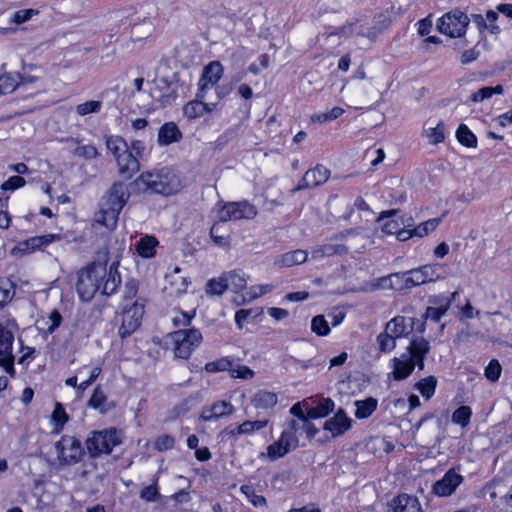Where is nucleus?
<instances>
[{
    "mask_svg": "<svg viewBox=\"0 0 512 512\" xmlns=\"http://www.w3.org/2000/svg\"><path fill=\"white\" fill-rule=\"evenodd\" d=\"M129 192L123 183L114 184L101 202L100 210L95 214L92 227L99 226L112 231L116 228L118 216L129 199Z\"/></svg>",
    "mask_w": 512,
    "mask_h": 512,
    "instance_id": "nucleus-4",
    "label": "nucleus"
},
{
    "mask_svg": "<svg viewBox=\"0 0 512 512\" xmlns=\"http://www.w3.org/2000/svg\"><path fill=\"white\" fill-rule=\"evenodd\" d=\"M21 73L8 72L0 75V95L13 92L21 85Z\"/></svg>",
    "mask_w": 512,
    "mask_h": 512,
    "instance_id": "nucleus-30",
    "label": "nucleus"
},
{
    "mask_svg": "<svg viewBox=\"0 0 512 512\" xmlns=\"http://www.w3.org/2000/svg\"><path fill=\"white\" fill-rule=\"evenodd\" d=\"M423 137L430 144H437L445 139L444 130H424Z\"/></svg>",
    "mask_w": 512,
    "mask_h": 512,
    "instance_id": "nucleus-58",
    "label": "nucleus"
},
{
    "mask_svg": "<svg viewBox=\"0 0 512 512\" xmlns=\"http://www.w3.org/2000/svg\"><path fill=\"white\" fill-rule=\"evenodd\" d=\"M174 439L169 435H161L155 441V448L159 451H165L173 448Z\"/></svg>",
    "mask_w": 512,
    "mask_h": 512,
    "instance_id": "nucleus-60",
    "label": "nucleus"
},
{
    "mask_svg": "<svg viewBox=\"0 0 512 512\" xmlns=\"http://www.w3.org/2000/svg\"><path fill=\"white\" fill-rule=\"evenodd\" d=\"M329 178V170L322 166L317 165L315 168L308 170L303 176L299 188H310L321 185Z\"/></svg>",
    "mask_w": 512,
    "mask_h": 512,
    "instance_id": "nucleus-22",
    "label": "nucleus"
},
{
    "mask_svg": "<svg viewBox=\"0 0 512 512\" xmlns=\"http://www.w3.org/2000/svg\"><path fill=\"white\" fill-rule=\"evenodd\" d=\"M122 442L121 432L115 428L95 431L87 439L86 446L91 457L110 454Z\"/></svg>",
    "mask_w": 512,
    "mask_h": 512,
    "instance_id": "nucleus-7",
    "label": "nucleus"
},
{
    "mask_svg": "<svg viewBox=\"0 0 512 512\" xmlns=\"http://www.w3.org/2000/svg\"><path fill=\"white\" fill-rule=\"evenodd\" d=\"M293 449L288 445L287 441L280 435L278 440L270 444L266 448V452L259 455V458H268L270 461H276L286 456Z\"/></svg>",
    "mask_w": 512,
    "mask_h": 512,
    "instance_id": "nucleus-24",
    "label": "nucleus"
},
{
    "mask_svg": "<svg viewBox=\"0 0 512 512\" xmlns=\"http://www.w3.org/2000/svg\"><path fill=\"white\" fill-rule=\"evenodd\" d=\"M414 323V318L396 316L387 322L385 329L397 339L407 336L413 330Z\"/></svg>",
    "mask_w": 512,
    "mask_h": 512,
    "instance_id": "nucleus-21",
    "label": "nucleus"
},
{
    "mask_svg": "<svg viewBox=\"0 0 512 512\" xmlns=\"http://www.w3.org/2000/svg\"><path fill=\"white\" fill-rule=\"evenodd\" d=\"M394 512H421L422 508L418 499L410 495H399L394 500Z\"/></svg>",
    "mask_w": 512,
    "mask_h": 512,
    "instance_id": "nucleus-27",
    "label": "nucleus"
},
{
    "mask_svg": "<svg viewBox=\"0 0 512 512\" xmlns=\"http://www.w3.org/2000/svg\"><path fill=\"white\" fill-rule=\"evenodd\" d=\"M241 493L245 495L247 500L254 506V507H264L266 506V499L262 495H258L255 492V489L251 485H242L240 487Z\"/></svg>",
    "mask_w": 512,
    "mask_h": 512,
    "instance_id": "nucleus-43",
    "label": "nucleus"
},
{
    "mask_svg": "<svg viewBox=\"0 0 512 512\" xmlns=\"http://www.w3.org/2000/svg\"><path fill=\"white\" fill-rule=\"evenodd\" d=\"M228 289L226 276L218 279H211L206 286V293L209 295H222Z\"/></svg>",
    "mask_w": 512,
    "mask_h": 512,
    "instance_id": "nucleus-46",
    "label": "nucleus"
},
{
    "mask_svg": "<svg viewBox=\"0 0 512 512\" xmlns=\"http://www.w3.org/2000/svg\"><path fill=\"white\" fill-rule=\"evenodd\" d=\"M430 350L429 342L424 338H415L411 341L406 352L394 357L389 362L391 372L389 378L401 381L408 378L416 366L424 368V359Z\"/></svg>",
    "mask_w": 512,
    "mask_h": 512,
    "instance_id": "nucleus-3",
    "label": "nucleus"
},
{
    "mask_svg": "<svg viewBox=\"0 0 512 512\" xmlns=\"http://www.w3.org/2000/svg\"><path fill=\"white\" fill-rule=\"evenodd\" d=\"M158 244L156 237L145 235L136 243L135 249L140 257L150 259L155 256Z\"/></svg>",
    "mask_w": 512,
    "mask_h": 512,
    "instance_id": "nucleus-26",
    "label": "nucleus"
},
{
    "mask_svg": "<svg viewBox=\"0 0 512 512\" xmlns=\"http://www.w3.org/2000/svg\"><path fill=\"white\" fill-rule=\"evenodd\" d=\"M354 405L356 407L355 417L357 419H366L377 409L378 401L373 397H369L364 400L355 401Z\"/></svg>",
    "mask_w": 512,
    "mask_h": 512,
    "instance_id": "nucleus-29",
    "label": "nucleus"
},
{
    "mask_svg": "<svg viewBox=\"0 0 512 512\" xmlns=\"http://www.w3.org/2000/svg\"><path fill=\"white\" fill-rule=\"evenodd\" d=\"M445 266L441 263H432L408 271L407 287H414L444 278Z\"/></svg>",
    "mask_w": 512,
    "mask_h": 512,
    "instance_id": "nucleus-12",
    "label": "nucleus"
},
{
    "mask_svg": "<svg viewBox=\"0 0 512 512\" xmlns=\"http://www.w3.org/2000/svg\"><path fill=\"white\" fill-rule=\"evenodd\" d=\"M39 12L36 9H23L16 11L11 19L12 23L22 24L28 20H30L33 16L37 15Z\"/></svg>",
    "mask_w": 512,
    "mask_h": 512,
    "instance_id": "nucleus-55",
    "label": "nucleus"
},
{
    "mask_svg": "<svg viewBox=\"0 0 512 512\" xmlns=\"http://www.w3.org/2000/svg\"><path fill=\"white\" fill-rule=\"evenodd\" d=\"M472 416V410L469 406H460L457 408L452 414V422L454 424L460 425L461 427H466L470 423V419Z\"/></svg>",
    "mask_w": 512,
    "mask_h": 512,
    "instance_id": "nucleus-42",
    "label": "nucleus"
},
{
    "mask_svg": "<svg viewBox=\"0 0 512 512\" xmlns=\"http://www.w3.org/2000/svg\"><path fill=\"white\" fill-rule=\"evenodd\" d=\"M324 251V254L326 257L337 255V254H343L347 251V248L341 244H332L327 243L324 245H321Z\"/></svg>",
    "mask_w": 512,
    "mask_h": 512,
    "instance_id": "nucleus-62",
    "label": "nucleus"
},
{
    "mask_svg": "<svg viewBox=\"0 0 512 512\" xmlns=\"http://www.w3.org/2000/svg\"><path fill=\"white\" fill-rule=\"evenodd\" d=\"M74 153L77 156L92 159L97 156V149L92 145H83V146H78L75 149Z\"/></svg>",
    "mask_w": 512,
    "mask_h": 512,
    "instance_id": "nucleus-61",
    "label": "nucleus"
},
{
    "mask_svg": "<svg viewBox=\"0 0 512 512\" xmlns=\"http://www.w3.org/2000/svg\"><path fill=\"white\" fill-rule=\"evenodd\" d=\"M57 460L60 465H74L84 456L81 442L74 436L64 435L55 443Z\"/></svg>",
    "mask_w": 512,
    "mask_h": 512,
    "instance_id": "nucleus-9",
    "label": "nucleus"
},
{
    "mask_svg": "<svg viewBox=\"0 0 512 512\" xmlns=\"http://www.w3.org/2000/svg\"><path fill=\"white\" fill-rule=\"evenodd\" d=\"M171 339L174 344L175 356L187 359L192 351L200 345L202 334L197 329L178 330L171 334Z\"/></svg>",
    "mask_w": 512,
    "mask_h": 512,
    "instance_id": "nucleus-10",
    "label": "nucleus"
},
{
    "mask_svg": "<svg viewBox=\"0 0 512 512\" xmlns=\"http://www.w3.org/2000/svg\"><path fill=\"white\" fill-rule=\"evenodd\" d=\"M255 372L246 365L232 364L230 376L235 379L249 380L252 379Z\"/></svg>",
    "mask_w": 512,
    "mask_h": 512,
    "instance_id": "nucleus-49",
    "label": "nucleus"
},
{
    "mask_svg": "<svg viewBox=\"0 0 512 512\" xmlns=\"http://www.w3.org/2000/svg\"><path fill=\"white\" fill-rule=\"evenodd\" d=\"M186 185L183 175L169 167L142 172L133 182L138 192L170 196L180 192Z\"/></svg>",
    "mask_w": 512,
    "mask_h": 512,
    "instance_id": "nucleus-2",
    "label": "nucleus"
},
{
    "mask_svg": "<svg viewBox=\"0 0 512 512\" xmlns=\"http://www.w3.org/2000/svg\"><path fill=\"white\" fill-rule=\"evenodd\" d=\"M13 334L0 325V366L9 374L14 373V357L12 354Z\"/></svg>",
    "mask_w": 512,
    "mask_h": 512,
    "instance_id": "nucleus-15",
    "label": "nucleus"
},
{
    "mask_svg": "<svg viewBox=\"0 0 512 512\" xmlns=\"http://www.w3.org/2000/svg\"><path fill=\"white\" fill-rule=\"evenodd\" d=\"M13 294L11 282L7 279H0V309L12 299Z\"/></svg>",
    "mask_w": 512,
    "mask_h": 512,
    "instance_id": "nucleus-50",
    "label": "nucleus"
},
{
    "mask_svg": "<svg viewBox=\"0 0 512 512\" xmlns=\"http://www.w3.org/2000/svg\"><path fill=\"white\" fill-rule=\"evenodd\" d=\"M228 288L238 292L244 289L247 285V276L241 270H235L225 274Z\"/></svg>",
    "mask_w": 512,
    "mask_h": 512,
    "instance_id": "nucleus-36",
    "label": "nucleus"
},
{
    "mask_svg": "<svg viewBox=\"0 0 512 512\" xmlns=\"http://www.w3.org/2000/svg\"><path fill=\"white\" fill-rule=\"evenodd\" d=\"M108 256L104 253L97 261L78 273L77 292L83 301H90L96 292L111 295L121 284L118 272L119 261H113L107 269Z\"/></svg>",
    "mask_w": 512,
    "mask_h": 512,
    "instance_id": "nucleus-1",
    "label": "nucleus"
},
{
    "mask_svg": "<svg viewBox=\"0 0 512 512\" xmlns=\"http://www.w3.org/2000/svg\"><path fill=\"white\" fill-rule=\"evenodd\" d=\"M450 307V300L444 299L437 307H428L426 318L438 322L444 316Z\"/></svg>",
    "mask_w": 512,
    "mask_h": 512,
    "instance_id": "nucleus-45",
    "label": "nucleus"
},
{
    "mask_svg": "<svg viewBox=\"0 0 512 512\" xmlns=\"http://www.w3.org/2000/svg\"><path fill=\"white\" fill-rule=\"evenodd\" d=\"M25 185V180L23 177H21L20 175H17V176H12L10 177L7 181H5L1 188L3 190H15V189H18V188H21Z\"/></svg>",
    "mask_w": 512,
    "mask_h": 512,
    "instance_id": "nucleus-59",
    "label": "nucleus"
},
{
    "mask_svg": "<svg viewBox=\"0 0 512 512\" xmlns=\"http://www.w3.org/2000/svg\"><path fill=\"white\" fill-rule=\"evenodd\" d=\"M217 218L222 222L253 219L257 209L247 201L217 204Z\"/></svg>",
    "mask_w": 512,
    "mask_h": 512,
    "instance_id": "nucleus-11",
    "label": "nucleus"
},
{
    "mask_svg": "<svg viewBox=\"0 0 512 512\" xmlns=\"http://www.w3.org/2000/svg\"><path fill=\"white\" fill-rule=\"evenodd\" d=\"M381 231L385 235H395L399 241H407L411 239L408 231L414 226V220L411 216L398 215L397 210L383 211L377 219Z\"/></svg>",
    "mask_w": 512,
    "mask_h": 512,
    "instance_id": "nucleus-6",
    "label": "nucleus"
},
{
    "mask_svg": "<svg viewBox=\"0 0 512 512\" xmlns=\"http://www.w3.org/2000/svg\"><path fill=\"white\" fill-rule=\"evenodd\" d=\"M106 147L114 156L121 176L129 179L139 170V162L132 152H129V147L123 138L119 136L108 137Z\"/></svg>",
    "mask_w": 512,
    "mask_h": 512,
    "instance_id": "nucleus-5",
    "label": "nucleus"
},
{
    "mask_svg": "<svg viewBox=\"0 0 512 512\" xmlns=\"http://www.w3.org/2000/svg\"><path fill=\"white\" fill-rule=\"evenodd\" d=\"M251 402L255 408L269 409L277 404L278 397L273 392L261 390L253 395Z\"/></svg>",
    "mask_w": 512,
    "mask_h": 512,
    "instance_id": "nucleus-28",
    "label": "nucleus"
},
{
    "mask_svg": "<svg viewBox=\"0 0 512 512\" xmlns=\"http://www.w3.org/2000/svg\"><path fill=\"white\" fill-rule=\"evenodd\" d=\"M377 345L380 352L389 353L396 347V338L385 329L377 336Z\"/></svg>",
    "mask_w": 512,
    "mask_h": 512,
    "instance_id": "nucleus-41",
    "label": "nucleus"
},
{
    "mask_svg": "<svg viewBox=\"0 0 512 512\" xmlns=\"http://www.w3.org/2000/svg\"><path fill=\"white\" fill-rule=\"evenodd\" d=\"M308 259V252L306 250L297 249L293 251L286 252L279 257H277L274 261V265L279 268H289L295 265H300L306 262Z\"/></svg>",
    "mask_w": 512,
    "mask_h": 512,
    "instance_id": "nucleus-23",
    "label": "nucleus"
},
{
    "mask_svg": "<svg viewBox=\"0 0 512 512\" xmlns=\"http://www.w3.org/2000/svg\"><path fill=\"white\" fill-rule=\"evenodd\" d=\"M501 372H502V367H501L500 363L498 362V360L492 359L488 363V365L485 367L484 374H485V377L489 381L495 382L499 379Z\"/></svg>",
    "mask_w": 512,
    "mask_h": 512,
    "instance_id": "nucleus-52",
    "label": "nucleus"
},
{
    "mask_svg": "<svg viewBox=\"0 0 512 512\" xmlns=\"http://www.w3.org/2000/svg\"><path fill=\"white\" fill-rule=\"evenodd\" d=\"M268 424V420L244 421L239 424V430L243 435H253L257 431L262 430Z\"/></svg>",
    "mask_w": 512,
    "mask_h": 512,
    "instance_id": "nucleus-47",
    "label": "nucleus"
},
{
    "mask_svg": "<svg viewBox=\"0 0 512 512\" xmlns=\"http://www.w3.org/2000/svg\"><path fill=\"white\" fill-rule=\"evenodd\" d=\"M298 427V433L301 432L305 433L306 436L309 439H312L315 437V435L318 433V429L314 426L312 422L309 421V418L303 419L302 422L295 421Z\"/></svg>",
    "mask_w": 512,
    "mask_h": 512,
    "instance_id": "nucleus-56",
    "label": "nucleus"
},
{
    "mask_svg": "<svg viewBox=\"0 0 512 512\" xmlns=\"http://www.w3.org/2000/svg\"><path fill=\"white\" fill-rule=\"evenodd\" d=\"M103 106V102L100 100H89L76 105L75 112L79 116H86L89 114L99 113Z\"/></svg>",
    "mask_w": 512,
    "mask_h": 512,
    "instance_id": "nucleus-40",
    "label": "nucleus"
},
{
    "mask_svg": "<svg viewBox=\"0 0 512 512\" xmlns=\"http://www.w3.org/2000/svg\"><path fill=\"white\" fill-rule=\"evenodd\" d=\"M68 420L69 416L66 413L65 408L61 403L57 402L51 415V425L53 427V432L60 433Z\"/></svg>",
    "mask_w": 512,
    "mask_h": 512,
    "instance_id": "nucleus-31",
    "label": "nucleus"
},
{
    "mask_svg": "<svg viewBox=\"0 0 512 512\" xmlns=\"http://www.w3.org/2000/svg\"><path fill=\"white\" fill-rule=\"evenodd\" d=\"M57 238H59V237L54 234H47V235H42V236L31 237L27 240L19 242L13 249V252L21 253V254H30L36 250H40V249L48 246L50 243L55 241Z\"/></svg>",
    "mask_w": 512,
    "mask_h": 512,
    "instance_id": "nucleus-18",
    "label": "nucleus"
},
{
    "mask_svg": "<svg viewBox=\"0 0 512 512\" xmlns=\"http://www.w3.org/2000/svg\"><path fill=\"white\" fill-rule=\"evenodd\" d=\"M352 425V420L345 414L343 410L326 420L324 423V430L331 433L333 437H338L347 432Z\"/></svg>",
    "mask_w": 512,
    "mask_h": 512,
    "instance_id": "nucleus-20",
    "label": "nucleus"
},
{
    "mask_svg": "<svg viewBox=\"0 0 512 512\" xmlns=\"http://www.w3.org/2000/svg\"><path fill=\"white\" fill-rule=\"evenodd\" d=\"M236 411L235 407L230 401L218 400L210 405L203 407L200 419L209 422L215 421L219 418L230 416Z\"/></svg>",
    "mask_w": 512,
    "mask_h": 512,
    "instance_id": "nucleus-16",
    "label": "nucleus"
},
{
    "mask_svg": "<svg viewBox=\"0 0 512 512\" xmlns=\"http://www.w3.org/2000/svg\"><path fill=\"white\" fill-rule=\"evenodd\" d=\"M223 74V66L220 62L214 61L211 62L208 66L205 67L203 71V75L199 81L200 93L197 94V97L203 98V93L212 88L221 78Z\"/></svg>",
    "mask_w": 512,
    "mask_h": 512,
    "instance_id": "nucleus-19",
    "label": "nucleus"
},
{
    "mask_svg": "<svg viewBox=\"0 0 512 512\" xmlns=\"http://www.w3.org/2000/svg\"><path fill=\"white\" fill-rule=\"evenodd\" d=\"M334 402L330 398L322 399L315 407L308 410V416L311 419H317L327 416L334 409Z\"/></svg>",
    "mask_w": 512,
    "mask_h": 512,
    "instance_id": "nucleus-37",
    "label": "nucleus"
},
{
    "mask_svg": "<svg viewBox=\"0 0 512 512\" xmlns=\"http://www.w3.org/2000/svg\"><path fill=\"white\" fill-rule=\"evenodd\" d=\"M280 435L287 441L288 445L293 450H295L299 446V433L295 421L286 422L285 427Z\"/></svg>",
    "mask_w": 512,
    "mask_h": 512,
    "instance_id": "nucleus-38",
    "label": "nucleus"
},
{
    "mask_svg": "<svg viewBox=\"0 0 512 512\" xmlns=\"http://www.w3.org/2000/svg\"><path fill=\"white\" fill-rule=\"evenodd\" d=\"M234 358L231 356L221 357L205 364V370L208 373H217L228 371L230 373Z\"/></svg>",
    "mask_w": 512,
    "mask_h": 512,
    "instance_id": "nucleus-35",
    "label": "nucleus"
},
{
    "mask_svg": "<svg viewBox=\"0 0 512 512\" xmlns=\"http://www.w3.org/2000/svg\"><path fill=\"white\" fill-rule=\"evenodd\" d=\"M408 271L405 273H393L381 279L380 285L384 288H391L395 290L409 289L406 286Z\"/></svg>",
    "mask_w": 512,
    "mask_h": 512,
    "instance_id": "nucleus-32",
    "label": "nucleus"
},
{
    "mask_svg": "<svg viewBox=\"0 0 512 512\" xmlns=\"http://www.w3.org/2000/svg\"><path fill=\"white\" fill-rule=\"evenodd\" d=\"M273 290V285L271 284H258L251 286L247 291V296L249 300L256 299L262 295H265Z\"/></svg>",
    "mask_w": 512,
    "mask_h": 512,
    "instance_id": "nucleus-54",
    "label": "nucleus"
},
{
    "mask_svg": "<svg viewBox=\"0 0 512 512\" xmlns=\"http://www.w3.org/2000/svg\"><path fill=\"white\" fill-rule=\"evenodd\" d=\"M216 108L214 103H204L201 100H193L183 107V114L188 119H195L204 113L213 111Z\"/></svg>",
    "mask_w": 512,
    "mask_h": 512,
    "instance_id": "nucleus-25",
    "label": "nucleus"
},
{
    "mask_svg": "<svg viewBox=\"0 0 512 512\" xmlns=\"http://www.w3.org/2000/svg\"><path fill=\"white\" fill-rule=\"evenodd\" d=\"M469 22L470 19L464 12L455 9L444 14L439 19L437 27L441 33L456 38L465 34Z\"/></svg>",
    "mask_w": 512,
    "mask_h": 512,
    "instance_id": "nucleus-13",
    "label": "nucleus"
},
{
    "mask_svg": "<svg viewBox=\"0 0 512 512\" xmlns=\"http://www.w3.org/2000/svg\"><path fill=\"white\" fill-rule=\"evenodd\" d=\"M181 137L180 130H159L158 142L161 145H169L173 142H178Z\"/></svg>",
    "mask_w": 512,
    "mask_h": 512,
    "instance_id": "nucleus-51",
    "label": "nucleus"
},
{
    "mask_svg": "<svg viewBox=\"0 0 512 512\" xmlns=\"http://www.w3.org/2000/svg\"><path fill=\"white\" fill-rule=\"evenodd\" d=\"M181 269L174 267L172 271L165 276V290L169 295L180 296L186 293L190 281L187 277L180 275Z\"/></svg>",
    "mask_w": 512,
    "mask_h": 512,
    "instance_id": "nucleus-17",
    "label": "nucleus"
},
{
    "mask_svg": "<svg viewBox=\"0 0 512 512\" xmlns=\"http://www.w3.org/2000/svg\"><path fill=\"white\" fill-rule=\"evenodd\" d=\"M504 91L502 85H497L495 87H482L478 91L474 92L470 96V100L472 102H482L485 99H489L493 94H502Z\"/></svg>",
    "mask_w": 512,
    "mask_h": 512,
    "instance_id": "nucleus-39",
    "label": "nucleus"
},
{
    "mask_svg": "<svg viewBox=\"0 0 512 512\" xmlns=\"http://www.w3.org/2000/svg\"><path fill=\"white\" fill-rule=\"evenodd\" d=\"M89 406L94 409H98L101 412H105L108 410L107 397L100 388H95L89 400Z\"/></svg>",
    "mask_w": 512,
    "mask_h": 512,
    "instance_id": "nucleus-44",
    "label": "nucleus"
},
{
    "mask_svg": "<svg viewBox=\"0 0 512 512\" xmlns=\"http://www.w3.org/2000/svg\"><path fill=\"white\" fill-rule=\"evenodd\" d=\"M158 496H159V493H158L156 482L152 485L145 487L140 493L141 499H143L147 502L156 501Z\"/></svg>",
    "mask_w": 512,
    "mask_h": 512,
    "instance_id": "nucleus-57",
    "label": "nucleus"
},
{
    "mask_svg": "<svg viewBox=\"0 0 512 512\" xmlns=\"http://www.w3.org/2000/svg\"><path fill=\"white\" fill-rule=\"evenodd\" d=\"M440 222H441L440 218H432L425 222L420 223L416 227H410L408 229V231L411 234V238L412 237L422 238V237L430 234L434 230H436V228L439 226Z\"/></svg>",
    "mask_w": 512,
    "mask_h": 512,
    "instance_id": "nucleus-33",
    "label": "nucleus"
},
{
    "mask_svg": "<svg viewBox=\"0 0 512 512\" xmlns=\"http://www.w3.org/2000/svg\"><path fill=\"white\" fill-rule=\"evenodd\" d=\"M145 304L142 300H135L130 303L126 300L118 317L120 318L119 335L122 338L130 336L139 326L144 315Z\"/></svg>",
    "mask_w": 512,
    "mask_h": 512,
    "instance_id": "nucleus-8",
    "label": "nucleus"
},
{
    "mask_svg": "<svg viewBox=\"0 0 512 512\" xmlns=\"http://www.w3.org/2000/svg\"><path fill=\"white\" fill-rule=\"evenodd\" d=\"M456 138L466 147L473 148L477 145V138L472 130H456Z\"/></svg>",
    "mask_w": 512,
    "mask_h": 512,
    "instance_id": "nucleus-53",
    "label": "nucleus"
},
{
    "mask_svg": "<svg viewBox=\"0 0 512 512\" xmlns=\"http://www.w3.org/2000/svg\"><path fill=\"white\" fill-rule=\"evenodd\" d=\"M311 330L318 336H327L330 333L329 324L323 315H317L312 319Z\"/></svg>",
    "mask_w": 512,
    "mask_h": 512,
    "instance_id": "nucleus-48",
    "label": "nucleus"
},
{
    "mask_svg": "<svg viewBox=\"0 0 512 512\" xmlns=\"http://www.w3.org/2000/svg\"><path fill=\"white\" fill-rule=\"evenodd\" d=\"M436 386V377L428 376L416 382L414 388L418 390L425 399L429 400L435 394Z\"/></svg>",
    "mask_w": 512,
    "mask_h": 512,
    "instance_id": "nucleus-34",
    "label": "nucleus"
},
{
    "mask_svg": "<svg viewBox=\"0 0 512 512\" xmlns=\"http://www.w3.org/2000/svg\"><path fill=\"white\" fill-rule=\"evenodd\" d=\"M462 482L463 476L455 469H449L440 480L433 484L432 491L438 497H448L455 492Z\"/></svg>",
    "mask_w": 512,
    "mask_h": 512,
    "instance_id": "nucleus-14",
    "label": "nucleus"
},
{
    "mask_svg": "<svg viewBox=\"0 0 512 512\" xmlns=\"http://www.w3.org/2000/svg\"><path fill=\"white\" fill-rule=\"evenodd\" d=\"M218 225L215 224L212 226L210 235L214 243L220 247H227L229 245V240L225 236L218 235Z\"/></svg>",
    "mask_w": 512,
    "mask_h": 512,
    "instance_id": "nucleus-64",
    "label": "nucleus"
},
{
    "mask_svg": "<svg viewBox=\"0 0 512 512\" xmlns=\"http://www.w3.org/2000/svg\"><path fill=\"white\" fill-rule=\"evenodd\" d=\"M62 316L57 310H53L48 317V331L53 333L61 324Z\"/></svg>",
    "mask_w": 512,
    "mask_h": 512,
    "instance_id": "nucleus-63",
    "label": "nucleus"
}]
</instances>
